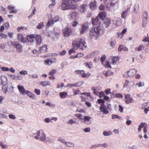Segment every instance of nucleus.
I'll use <instances>...</instances> for the list:
<instances>
[{
  "mask_svg": "<svg viewBox=\"0 0 149 149\" xmlns=\"http://www.w3.org/2000/svg\"><path fill=\"white\" fill-rule=\"evenodd\" d=\"M19 73L22 75H24L25 74H27L28 72L26 71L22 70L19 72Z\"/></svg>",
  "mask_w": 149,
  "mask_h": 149,
  "instance_id": "nucleus-52",
  "label": "nucleus"
},
{
  "mask_svg": "<svg viewBox=\"0 0 149 149\" xmlns=\"http://www.w3.org/2000/svg\"><path fill=\"white\" fill-rule=\"evenodd\" d=\"M81 95H86L88 97H89L91 95V93L90 92H84L81 93Z\"/></svg>",
  "mask_w": 149,
  "mask_h": 149,
  "instance_id": "nucleus-60",
  "label": "nucleus"
},
{
  "mask_svg": "<svg viewBox=\"0 0 149 149\" xmlns=\"http://www.w3.org/2000/svg\"><path fill=\"white\" fill-rule=\"evenodd\" d=\"M17 88L19 92L21 94L23 95H25L26 94V91L25 90L23 86L19 85H18Z\"/></svg>",
  "mask_w": 149,
  "mask_h": 149,
  "instance_id": "nucleus-17",
  "label": "nucleus"
},
{
  "mask_svg": "<svg viewBox=\"0 0 149 149\" xmlns=\"http://www.w3.org/2000/svg\"><path fill=\"white\" fill-rule=\"evenodd\" d=\"M48 48L47 47V45H45L41 47L40 48L39 51L42 54L45 53L47 52Z\"/></svg>",
  "mask_w": 149,
  "mask_h": 149,
  "instance_id": "nucleus-19",
  "label": "nucleus"
},
{
  "mask_svg": "<svg viewBox=\"0 0 149 149\" xmlns=\"http://www.w3.org/2000/svg\"><path fill=\"white\" fill-rule=\"evenodd\" d=\"M32 52L34 54V56H37L39 54L38 52L36 49H34L32 51Z\"/></svg>",
  "mask_w": 149,
  "mask_h": 149,
  "instance_id": "nucleus-48",
  "label": "nucleus"
},
{
  "mask_svg": "<svg viewBox=\"0 0 149 149\" xmlns=\"http://www.w3.org/2000/svg\"><path fill=\"white\" fill-rule=\"evenodd\" d=\"M60 19V17L59 16H57L55 17L54 19L52 20L53 21H54V22L55 23L58 21Z\"/></svg>",
  "mask_w": 149,
  "mask_h": 149,
  "instance_id": "nucleus-44",
  "label": "nucleus"
},
{
  "mask_svg": "<svg viewBox=\"0 0 149 149\" xmlns=\"http://www.w3.org/2000/svg\"><path fill=\"white\" fill-rule=\"evenodd\" d=\"M91 74L89 72H88L86 73L85 74V73H84V75H82L83 78H87L90 76Z\"/></svg>",
  "mask_w": 149,
  "mask_h": 149,
  "instance_id": "nucleus-49",
  "label": "nucleus"
},
{
  "mask_svg": "<svg viewBox=\"0 0 149 149\" xmlns=\"http://www.w3.org/2000/svg\"><path fill=\"white\" fill-rule=\"evenodd\" d=\"M34 91L38 95H40V90L38 89H35Z\"/></svg>",
  "mask_w": 149,
  "mask_h": 149,
  "instance_id": "nucleus-58",
  "label": "nucleus"
},
{
  "mask_svg": "<svg viewBox=\"0 0 149 149\" xmlns=\"http://www.w3.org/2000/svg\"><path fill=\"white\" fill-rule=\"evenodd\" d=\"M108 2L107 0H106L105 2V3L107 8L113 7L116 5L118 6V0H111L109 4L107 3Z\"/></svg>",
  "mask_w": 149,
  "mask_h": 149,
  "instance_id": "nucleus-8",
  "label": "nucleus"
},
{
  "mask_svg": "<svg viewBox=\"0 0 149 149\" xmlns=\"http://www.w3.org/2000/svg\"><path fill=\"white\" fill-rule=\"evenodd\" d=\"M44 26V24L43 22H41L39 23L37 26L36 28L38 29H40L42 28Z\"/></svg>",
  "mask_w": 149,
  "mask_h": 149,
  "instance_id": "nucleus-34",
  "label": "nucleus"
},
{
  "mask_svg": "<svg viewBox=\"0 0 149 149\" xmlns=\"http://www.w3.org/2000/svg\"><path fill=\"white\" fill-rule=\"evenodd\" d=\"M78 83H75L74 84H69L68 85V86L71 87H73L74 86H79L81 85V84H80L79 85L78 84Z\"/></svg>",
  "mask_w": 149,
  "mask_h": 149,
  "instance_id": "nucleus-37",
  "label": "nucleus"
},
{
  "mask_svg": "<svg viewBox=\"0 0 149 149\" xmlns=\"http://www.w3.org/2000/svg\"><path fill=\"white\" fill-rule=\"evenodd\" d=\"M18 40L22 42H25L26 41V38H24L23 35L21 33H18L17 35Z\"/></svg>",
  "mask_w": 149,
  "mask_h": 149,
  "instance_id": "nucleus-13",
  "label": "nucleus"
},
{
  "mask_svg": "<svg viewBox=\"0 0 149 149\" xmlns=\"http://www.w3.org/2000/svg\"><path fill=\"white\" fill-rule=\"evenodd\" d=\"M72 46L75 49L79 48L82 50L86 49L87 47L84 40L81 38L76 39L74 40L72 43Z\"/></svg>",
  "mask_w": 149,
  "mask_h": 149,
  "instance_id": "nucleus-2",
  "label": "nucleus"
},
{
  "mask_svg": "<svg viewBox=\"0 0 149 149\" xmlns=\"http://www.w3.org/2000/svg\"><path fill=\"white\" fill-rule=\"evenodd\" d=\"M112 60L111 63L113 65H115L119 60V58L117 56L113 57L111 58Z\"/></svg>",
  "mask_w": 149,
  "mask_h": 149,
  "instance_id": "nucleus-24",
  "label": "nucleus"
},
{
  "mask_svg": "<svg viewBox=\"0 0 149 149\" xmlns=\"http://www.w3.org/2000/svg\"><path fill=\"white\" fill-rule=\"evenodd\" d=\"M128 72L130 77L134 76L136 73V71L134 69H130Z\"/></svg>",
  "mask_w": 149,
  "mask_h": 149,
  "instance_id": "nucleus-23",
  "label": "nucleus"
},
{
  "mask_svg": "<svg viewBox=\"0 0 149 149\" xmlns=\"http://www.w3.org/2000/svg\"><path fill=\"white\" fill-rule=\"evenodd\" d=\"M91 90L93 91V93L96 95H97L99 92L95 89V87H93L91 88Z\"/></svg>",
  "mask_w": 149,
  "mask_h": 149,
  "instance_id": "nucleus-35",
  "label": "nucleus"
},
{
  "mask_svg": "<svg viewBox=\"0 0 149 149\" xmlns=\"http://www.w3.org/2000/svg\"><path fill=\"white\" fill-rule=\"evenodd\" d=\"M56 72V70L55 69L52 70L49 73V75H54Z\"/></svg>",
  "mask_w": 149,
  "mask_h": 149,
  "instance_id": "nucleus-39",
  "label": "nucleus"
},
{
  "mask_svg": "<svg viewBox=\"0 0 149 149\" xmlns=\"http://www.w3.org/2000/svg\"><path fill=\"white\" fill-rule=\"evenodd\" d=\"M142 41L144 42H149V37L148 36L146 37L145 38H144L143 40Z\"/></svg>",
  "mask_w": 149,
  "mask_h": 149,
  "instance_id": "nucleus-63",
  "label": "nucleus"
},
{
  "mask_svg": "<svg viewBox=\"0 0 149 149\" xmlns=\"http://www.w3.org/2000/svg\"><path fill=\"white\" fill-rule=\"evenodd\" d=\"M115 96L116 98H121L123 97V95L119 93L116 94Z\"/></svg>",
  "mask_w": 149,
  "mask_h": 149,
  "instance_id": "nucleus-53",
  "label": "nucleus"
},
{
  "mask_svg": "<svg viewBox=\"0 0 149 149\" xmlns=\"http://www.w3.org/2000/svg\"><path fill=\"white\" fill-rule=\"evenodd\" d=\"M106 16V13L105 11H101L99 12L97 16L102 20H104Z\"/></svg>",
  "mask_w": 149,
  "mask_h": 149,
  "instance_id": "nucleus-15",
  "label": "nucleus"
},
{
  "mask_svg": "<svg viewBox=\"0 0 149 149\" xmlns=\"http://www.w3.org/2000/svg\"><path fill=\"white\" fill-rule=\"evenodd\" d=\"M3 26L6 29H8L9 27V25L8 23H6L3 24Z\"/></svg>",
  "mask_w": 149,
  "mask_h": 149,
  "instance_id": "nucleus-61",
  "label": "nucleus"
},
{
  "mask_svg": "<svg viewBox=\"0 0 149 149\" xmlns=\"http://www.w3.org/2000/svg\"><path fill=\"white\" fill-rule=\"evenodd\" d=\"M123 45H120L119 46L118 50L119 52H121L123 50Z\"/></svg>",
  "mask_w": 149,
  "mask_h": 149,
  "instance_id": "nucleus-64",
  "label": "nucleus"
},
{
  "mask_svg": "<svg viewBox=\"0 0 149 149\" xmlns=\"http://www.w3.org/2000/svg\"><path fill=\"white\" fill-rule=\"evenodd\" d=\"M89 5L91 9L93 10H94L97 8L96 2L95 1L91 2Z\"/></svg>",
  "mask_w": 149,
  "mask_h": 149,
  "instance_id": "nucleus-18",
  "label": "nucleus"
},
{
  "mask_svg": "<svg viewBox=\"0 0 149 149\" xmlns=\"http://www.w3.org/2000/svg\"><path fill=\"white\" fill-rule=\"evenodd\" d=\"M27 29V28L26 27H24V26H20V27H19L17 28V30H18V31L19 32L21 30H25Z\"/></svg>",
  "mask_w": 149,
  "mask_h": 149,
  "instance_id": "nucleus-36",
  "label": "nucleus"
},
{
  "mask_svg": "<svg viewBox=\"0 0 149 149\" xmlns=\"http://www.w3.org/2000/svg\"><path fill=\"white\" fill-rule=\"evenodd\" d=\"M40 85H41L42 86L45 87L48 85H49L51 84L50 82L48 81H41L39 82Z\"/></svg>",
  "mask_w": 149,
  "mask_h": 149,
  "instance_id": "nucleus-26",
  "label": "nucleus"
},
{
  "mask_svg": "<svg viewBox=\"0 0 149 149\" xmlns=\"http://www.w3.org/2000/svg\"><path fill=\"white\" fill-rule=\"evenodd\" d=\"M2 89L4 93H6L8 91V88L6 86H3L2 87Z\"/></svg>",
  "mask_w": 149,
  "mask_h": 149,
  "instance_id": "nucleus-43",
  "label": "nucleus"
},
{
  "mask_svg": "<svg viewBox=\"0 0 149 149\" xmlns=\"http://www.w3.org/2000/svg\"><path fill=\"white\" fill-rule=\"evenodd\" d=\"M84 56V54L81 53L77 54L75 56V57L79 58L81 57Z\"/></svg>",
  "mask_w": 149,
  "mask_h": 149,
  "instance_id": "nucleus-55",
  "label": "nucleus"
},
{
  "mask_svg": "<svg viewBox=\"0 0 149 149\" xmlns=\"http://www.w3.org/2000/svg\"><path fill=\"white\" fill-rule=\"evenodd\" d=\"M36 11V8H35L33 10L32 12L31 13V15L28 16V17L29 19L31 18L32 16L35 14V13Z\"/></svg>",
  "mask_w": 149,
  "mask_h": 149,
  "instance_id": "nucleus-45",
  "label": "nucleus"
},
{
  "mask_svg": "<svg viewBox=\"0 0 149 149\" xmlns=\"http://www.w3.org/2000/svg\"><path fill=\"white\" fill-rule=\"evenodd\" d=\"M106 59V56H105V55H103L100 58V61H102V63H103L104 62Z\"/></svg>",
  "mask_w": 149,
  "mask_h": 149,
  "instance_id": "nucleus-47",
  "label": "nucleus"
},
{
  "mask_svg": "<svg viewBox=\"0 0 149 149\" xmlns=\"http://www.w3.org/2000/svg\"><path fill=\"white\" fill-rule=\"evenodd\" d=\"M70 19L76 20L78 18L79 13L77 12L73 11L70 15Z\"/></svg>",
  "mask_w": 149,
  "mask_h": 149,
  "instance_id": "nucleus-11",
  "label": "nucleus"
},
{
  "mask_svg": "<svg viewBox=\"0 0 149 149\" xmlns=\"http://www.w3.org/2000/svg\"><path fill=\"white\" fill-rule=\"evenodd\" d=\"M112 134L111 132L110 131H104L103 132V134L105 136H108Z\"/></svg>",
  "mask_w": 149,
  "mask_h": 149,
  "instance_id": "nucleus-41",
  "label": "nucleus"
},
{
  "mask_svg": "<svg viewBox=\"0 0 149 149\" xmlns=\"http://www.w3.org/2000/svg\"><path fill=\"white\" fill-rule=\"evenodd\" d=\"M144 48V45H139V47L137 48V50L139 51H140L143 49Z\"/></svg>",
  "mask_w": 149,
  "mask_h": 149,
  "instance_id": "nucleus-38",
  "label": "nucleus"
},
{
  "mask_svg": "<svg viewBox=\"0 0 149 149\" xmlns=\"http://www.w3.org/2000/svg\"><path fill=\"white\" fill-rule=\"evenodd\" d=\"M54 22L52 20H49L47 22L46 26L47 27H49L50 26L53 25L54 23Z\"/></svg>",
  "mask_w": 149,
  "mask_h": 149,
  "instance_id": "nucleus-33",
  "label": "nucleus"
},
{
  "mask_svg": "<svg viewBox=\"0 0 149 149\" xmlns=\"http://www.w3.org/2000/svg\"><path fill=\"white\" fill-rule=\"evenodd\" d=\"M84 65L85 66L89 69H91L92 68L93 65L91 62H86L84 63Z\"/></svg>",
  "mask_w": 149,
  "mask_h": 149,
  "instance_id": "nucleus-30",
  "label": "nucleus"
},
{
  "mask_svg": "<svg viewBox=\"0 0 149 149\" xmlns=\"http://www.w3.org/2000/svg\"><path fill=\"white\" fill-rule=\"evenodd\" d=\"M10 43L12 46L16 48L18 52H21L22 51V46L21 44H18V42L16 41H11Z\"/></svg>",
  "mask_w": 149,
  "mask_h": 149,
  "instance_id": "nucleus-9",
  "label": "nucleus"
},
{
  "mask_svg": "<svg viewBox=\"0 0 149 149\" xmlns=\"http://www.w3.org/2000/svg\"><path fill=\"white\" fill-rule=\"evenodd\" d=\"M55 0H51V1L52 2V3L49 5V7L51 8L52 6H54L56 4V2L55 1Z\"/></svg>",
  "mask_w": 149,
  "mask_h": 149,
  "instance_id": "nucleus-51",
  "label": "nucleus"
},
{
  "mask_svg": "<svg viewBox=\"0 0 149 149\" xmlns=\"http://www.w3.org/2000/svg\"><path fill=\"white\" fill-rule=\"evenodd\" d=\"M88 6L87 4L81 5L79 10L81 13H84L86 11V9Z\"/></svg>",
  "mask_w": 149,
  "mask_h": 149,
  "instance_id": "nucleus-14",
  "label": "nucleus"
},
{
  "mask_svg": "<svg viewBox=\"0 0 149 149\" xmlns=\"http://www.w3.org/2000/svg\"><path fill=\"white\" fill-rule=\"evenodd\" d=\"M104 24L106 28H107L111 24L110 19L108 17L104 20Z\"/></svg>",
  "mask_w": 149,
  "mask_h": 149,
  "instance_id": "nucleus-20",
  "label": "nucleus"
},
{
  "mask_svg": "<svg viewBox=\"0 0 149 149\" xmlns=\"http://www.w3.org/2000/svg\"><path fill=\"white\" fill-rule=\"evenodd\" d=\"M37 44L39 45L41 44L42 42V39L40 36L37 35L35 36Z\"/></svg>",
  "mask_w": 149,
  "mask_h": 149,
  "instance_id": "nucleus-25",
  "label": "nucleus"
},
{
  "mask_svg": "<svg viewBox=\"0 0 149 149\" xmlns=\"http://www.w3.org/2000/svg\"><path fill=\"white\" fill-rule=\"evenodd\" d=\"M91 23L92 25H96V27H93L90 30L89 37L91 38L96 37L98 35L103 34L104 30L103 27L101 26V22L99 21L98 16H97L95 18H93L91 20Z\"/></svg>",
  "mask_w": 149,
  "mask_h": 149,
  "instance_id": "nucleus-1",
  "label": "nucleus"
},
{
  "mask_svg": "<svg viewBox=\"0 0 149 149\" xmlns=\"http://www.w3.org/2000/svg\"><path fill=\"white\" fill-rule=\"evenodd\" d=\"M103 74L105 76L107 77L109 75H112L113 74V73L109 71H108L104 72Z\"/></svg>",
  "mask_w": 149,
  "mask_h": 149,
  "instance_id": "nucleus-31",
  "label": "nucleus"
},
{
  "mask_svg": "<svg viewBox=\"0 0 149 149\" xmlns=\"http://www.w3.org/2000/svg\"><path fill=\"white\" fill-rule=\"evenodd\" d=\"M0 37L2 38H6L7 36L6 35L3 33H0Z\"/></svg>",
  "mask_w": 149,
  "mask_h": 149,
  "instance_id": "nucleus-46",
  "label": "nucleus"
},
{
  "mask_svg": "<svg viewBox=\"0 0 149 149\" xmlns=\"http://www.w3.org/2000/svg\"><path fill=\"white\" fill-rule=\"evenodd\" d=\"M108 109H110V107L109 105L107 107L105 104H101L100 107V110L101 112L103 113L104 114H107L109 111Z\"/></svg>",
  "mask_w": 149,
  "mask_h": 149,
  "instance_id": "nucleus-6",
  "label": "nucleus"
},
{
  "mask_svg": "<svg viewBox=\"0 0 149 149\" xmlns=\"http://www.w3.org/2000/svg\"><path fill=\"white\" fill-rule=\"evenodd\" d=\"M102 144H98L96 145H92L90 147L91 148H95L97 147H100L102 146Z\"/></svg>",
  "mask_w": 149,
  "mask_h": 149,
  "instance_id": "nucleus-40",
  "label": "nucleus"
},
{
  "mask_svg": "<svg viewBox=\"0 0 149 149\" xmlns=\"http://www.w3.org/2000/svg\"><path fill=\"white\" fill-rule=\"evenodd\" d=\"M145 126L147 127V124L145 122L141 123L139 126V127L138 129L139 132H140L141 130V129Z\"/></svg>",
  "mask_w": 149,
  "mask_h": 149,
  "instance_id": "nucleus-29",
  "label": "nucleus"
},
{
  "mask_svg": "<svg viewBox=\"0 0 149 149\" xmlns=\"http://www.w3.org/2000/svg\"><path fill=\"white\" fill-rule=\"evenodd\" d=\"M30 97L34 98L35 97V95L31 92L26 91V93Z\"/></svg>",
  "mask_w": 149,
  "mask_h": 149,
  "instance_id": "nucleus-32",
  "label": "nucleus"
},
{
  "mask_svg": "<svg viewBox=\"0 0 149 149\" xmlns=\"http://www.w3.org/2000/svg\"><path fill=\"white\" fill-rule=\"evenodd\" d=\"M97 101L99 104H104L105 101L101 99H98Z\"/></svg>",
  "mask_w": 149,
  "mask_h": 149,
  "instance_id": "nucleus-50",
  "label": "nucleus"
},
{
  "mask_svg": "<svg viewBox=\"0 0 149 149\" xmlns=\"http://www.w3.org/2000/svg\"><path fill=\"white\" fill-rule=\"evenodd\" d=\"M136 85L137 86L139 87H140L144 85V82H143L142 84V82L141 81H139V82L137 83L136 84Z\"/></svg>",
  "mask_w": 149,
  "mask_h": 149,
  "instance_id": "nucleus-54",
  "label": "nucleus"
},
{
  "mask_svg": "<svg viewBox=\"0 0 149 149\" xmlns=\"http://www.w3.org/2000/svg\"><path fill=\"white\" fill-rule=\"evenodd\" d=\"M106 66L107 68H111V66L110 65V63L107 61H106Z\"/></svg>",
  "mask_w": 149,
  "mask_h": 149,
  "instance_id": "nucleus-62",
  "label": "nucleus"
},
{
  "mask_svg": "<svg viewBox=\"0 0 149 149\" xmlns=\"http://www.w3.org/2000/svg\"><path fill=\"white\" fill-rule=\"evenodd\" d=\"M71 24L72 26L75 27L78 24V22L77 21L75 20Z\"/></svg>",
  "mask_w": 149,
  "mask_h": 149,
  "instance_id": "nucleus-56",
  "label": "nucleus"
},
{
  "mask_svg": "<svg viewBox=\"0 0 149 149\" xmlns=\"http://www.w3.org/2000/svg\"><path fill=\"white\" fill-rule=\"evenodd\" d=\"M59 95L61 98H65L68 96V92H60L59 93Z\"/></svg>",
  "mask_w": 149,
  "mask_h": 149,
  "instance_id": "nucleus-28",
  "label": "nucleus"
},
{
  "mask_svg": "<svg viewBox=\"0 0 149 149\" xmlns=\"http://www.w3.org/2000/svg\"><path fill=\"white\" fill-rule=\"evenodd\" d=\"M127 9L122 12L121 14V17L123 19H125L128 12H130V6H127Z\"/></svg>",
  "mask_w": 149,
  "mask_h": 149,
  "instance_id": "nucleus-12",
  "label": "nucleus"
},
{
  "mask_svg": "<svg viewBox=\"0 0 149 149\" xmlns=\"http://www.w3.org/2000/svg\"><path fill=\"white\" fill-rule=\"evenodd\" d=\"M8 9L11 11L10 12V13H16L17 12L16 10L15 9V7L10 5L8 6Z\"/></svg>",
  "mask_w": 149,
  "mask_h": 149,
  "instance_id": "nucleus-22",
  "label": "nucleus"
},
{
  "mask_svg": "<svg viewBox=\"0 0 149 149\" xmlns=\"http://www.w3.org/2000/svg\"><path fill=\"white\" fill-rule=\"evenodd\" d=\"M75 51L74 49H70L68 51V54L69 55H70L73 53H75Z\"/></svg>",
  "mask_w": 149,
  "mask_h": 149,
  "instance_id": "nucleus-59",
  "label": "nucleus"
},
{
  "mask_svg": "<svg viewBox=\"0 0 149 149\" xmlns=\"http://www.w3.org/2000/svg\"><path fill=\"white\" fill-rule=\"evenodd\" d=\"M63 32L64 37H68L72 35V31L71 29L68 27H65L63 29Z\"/></svg>",
  "mask_w": 149,
  "mask_h": 149,
  "instance_id": "nucleus-5",
  "label": "nucleus"
},
{
  "mask_svg": "<svg viewBox=\"0 0 149 149\" xmlns=\"http://www.w3.org/2000/svg\"><path fill=\"white\" fill-rule=\"evenodd\" d=\"M35 38V36L34 34H31L27 36V39L30 42H33Z\"/></svg>",
  "mask_w": 149,
  "mask_h": 149,
  "instance_id": "nucleus-21",
  "label": "nucleus"
},
{
  "mask_svg": "<svg viewBox=\"0 0 149 149\" xmlns=\"http://www.w3.org/2000/svg\"><path fill=\"white\" fill-rule=\"evenodd\" d=\"M63 2L61 6V9L63 10L68 9L74 10L77 7L76 4L72 3V1L70 0H62Z\"/></svg>",
  "mask_w": 149,
  "mask_h": 149,
  "instance_id": "nucleus-3",
  "label": "nucleus"
},
{
  "mask_svg": "<svg viewBox=\"0 0 149 149\" xmlns=\"http://www.w3.org/2000/svg\"><path fill=\"white\" fill-rule=\"evenodd\" d=\"M99 9L100 10H104L105 9V7L103 5L101 4L99 6Z\"/></svg>",
  "mask_w": 149,
  "mask_h": 149,
  "instance_id": "nucleus-57",
  "label": "nucleus"
},
{
  "mask_svg": "<svg viewBox=\"0 0 149 149\" xmlns=\"http://www.w3.org/2000/svg\"><path fill=\"white\" fill-rule=\"evenodd\" d=\"M88 28V24L86 23L83 24L81 26V28L79 29L80 33L83 34L85 33Z\"/></svg>",
  "mask_w": 149,
  "mask_h": 149,
  "instance_id": "nucleus-10",
  "label": "nucleus"
},
{
  "mask_svg": "<svg viewBox=\"0 0 149 149\" xmlns=\"http://www.w3.org/2000/svg\"><path fill=\"white\" fill-rule=\"evenodd\" d=\"M125 98L126 103L127 104L131 103L132 101V98L131 97L130 95L127 94V95H125Z\"/></svg>",
  "mask_w": 149,
  "mask_h": 149,
  "instance_id": "nucleus-16",
  "label": "nucleus"
},
{
  "mask_svg": "<svg viewBox=\"0 0 149 149\" xmlns=\"http://www.w3.org/2000/svg\"><path fill=\"white\" fill-rule=\"evenodd\" d=\"M84 122L87 124H89L91 123V122L90 121V120L91 119V117L88 116H84Z\"/></svg>",
  "mask_w": 149,
  "mask_h": 149,
  "instance_id": "nucleus-27",
  "label": "nucleus"
},
{
  "mask_svg": "<svg viewBox=\"0 0 149 149\" xmlns=\"http://www.w3.org/2000/svg\"><path fill=\"white\" fill-rule=\"evenodd\" d=\"M57 61L55 58H52L50 59L46 58L44 61V63L45 65H50L52 63H55Z\"/></svg>",
  "mask_w": 149,
  "mask_h": 149,
  "instance_id": "nucleus-7",
  "label": "nucleus"
},
{
  "mask_svg": "<svg viewBox=\"0 0 149 149\" xmlns=\"http://www.w3.org/2000/svg\"><path fill=\"white\" fill-rule=\"evenodd\" d=\"M37 134V136L35 137L36 139H39L40 140L42 141L46 140V136L42 130L38 131Z\"/></svg>",
  "mask_w": 149,
  "mask_h": 149,
  "instance_id": "nucleus-4",
  "label": "nucleus"
},
{
  "mask_svg": "<svg viewBox=\"0 0 149 149\" xmlns=\"http://www.w3.org/2000/svg\"><path fill=\"white\" fill-rule=\"evenodd\" d=\"M65 144L68 146L69 147H73L74 146V144L71 142H66Z\"/></svg>",
  "mask_w": 149,
  "mask_h": 149,
  "instance_id": "nucleus-42",
  "label": "nucleus"
}]
</instances>
